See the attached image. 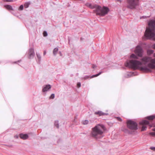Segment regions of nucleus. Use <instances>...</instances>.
Returning a JSON list of instances; mask_svg holds the SVG:
<instances>
[{"instance_id": "obj_17", "label": "nucleus", "mask_w": 155, "mask_h": 155, "mask_svg": "<svg viewBox=\"0 0 155 155\" xmlns=\"http://www.w3.org/2000/svg\"><path fill=\"white\" fill-rule=\"evenodd\" d=\"M31 2L30 1L26 2L24 4V7L25 8H28L30 5Z\"/></svg>"}, {"instance_id": "obj_10", "label": "nucleus", "mask_w": 155, "mask_h": 155, "mask_svg": "<svg viewBox=\"0 0 155 155\" xmlns=\"http://www.w3.org/2000/svg\"><path fill=\"white\" fill-rule=\"evenodd\" d=\"M151 58L150 57L145 56L143 58L141 59V61L143 62L144 64H145L147 63L150 61Z\"/></svg>"}, {"instance_id": "obj_19", "label": "nucleus", "mask_w": 155, "mask_h": 155, "mask_svg": "<svg viewBox=\"0 0 155 155\" xmlns=\"http://www.w3.org/2000/svg\"><path fill=\"white\" fill-rule=\"evenodd\" d=\"M5 7L7 8V9L11 10H13V8L12 7L9 5H5Z\"/></svg>"}, {"instance_id": "obj_44", "label": "nucleus", "mask_w": 155, "mask_h": 155, "mask_svg": "<svg viewBox=\"0 0 155 155\" xmlns=\"http://www.w3.org/2000/svg\"><path fill=\"white\" fill-rule=\"evenodd\" d=\"M60 52V54H61V51H60V52Z\"/></svg>"}, {"instance_id": "obj_24", "label": "nucleus", "mask_w": 155, "mask_h": 155, "mask_svg": "<svg viewBox=\"0 0 155 155\" xmlns=\"http://www.w3.org/2000/svg\"><path fill=\"white\" fill-rule=\"evenodd\" d=\"M102 72H103L102 71H101V72H99L97 74H94V75L92 76L91 78H93L94 77H97V76H98L99 75H100Z\"/></svg>"}, {"instance_id": "obj_18", "label": "nucleus", "mask_w": 155, "mask_h": 155, "mask_svg": "<svg viewBox=\"0 0 155 155\" xmlns=\"http://www.w3.org/2000/svg\"><path fill=\"white\" fill-rule=\"evenodd\" d=\"M58 50V48H55L53 51V54L54 56H55L57 53Z\"/></svg>"}, {"instance_id": "obj_20", "label": "nucleus", "mask_w": 155, "mask_h": 155, "mask_svg": "<svg viewBox=\"0 0 155 155\" xmlns=\"http://www.w3.org/2000/svg\"><path fill=\"white\" fill-rule=\"evenodd\" d=\"M155 117L154 116L151 115L147 117H146V118L149 120H153L154 118Z\"/></svg>"}, {"instance_id": "obj_32", "label": "nucleus", "mask_w": 155, "mask_h": 155, "mask_svg": "<svg viewBox=\"0 0 155 155\" xmlns=\"http://www.w3.org/2000/svg\"><path fill=\"white\" fill-rule=\"evenodd\" d=\"M149 134L152 136H155V132H151Z\"/></svg>"}, {"instance_id": "obj_36", "label": "nucleus", "mask_w": 155, "mask_h": 155, "mask_svg": "<svg viewBox=\"0 0 155 155\" xmlns=\"http://www.w3.org/2000/svg\"><path fill=\"white\" fill-rule=\"evenodd\" d=\"M92 67V68H94L96 67V66L95 65L93 64Z\"/></svg>"}, {"instance_id": "obj_11", "label": "nucleus", "mask_w": 155, "mask_h": 155, "mask_svg": "<svg viewBox=\"0 0 155 155\" xmlns=\"http://www.w3.org/2000/svg\"><path fill=\"white\" fill-rule=\"evenodd\" d=\"M51 88V86L50 84H47L44 85L43 87L42 91L43 92H47L49 91Z\"/></svg>"}, {"instance_id": "obj_8", "label": "nucleus", "mask_w": 155, "mask_h": 155, "mask_svg": "<svg viewBox=\"0 0 155 155\" xmlns=\"http://www.w3.org/2000/svg\"><path fill=\"white\" fill-rule=\"evenodd\" d=\"M135 52L138 56L142 57L143 55V51L142 48L139 46H137V48L135 50Z\"/></svg>"}, {"instance_id": "obj_21", "label": "nucleus", "mask_w": 155, "mask_h": 155, "mask_svg": "<svg viewBox=\"0 0 155 155\" xmlns=\"http://www.w3.org/2000/svg\"><path fill=\"white\" fill-rule=\"evenodd\" d=\"M123 131L125 133L128 134H131L130 132L127 129H124L123 130Z\"/></svg>"}, {"instance_id": "obj_12", "label": "nucleus", "mask_w": 155, "mask_h": 155, "mask_svg": "<svg viewBox=\"0 0 155 155\" xmlns=\"http://www.w3.org/2000/svg\"><path fill=\"white\" fill-rule=\"evenodd\" d=\"M94 114L95 115H98L99 116H105L108 115V114L107 113H104L100 110H98L94 112Z\"/></svg>"}, {"instance_id": "obj_39", "label": "nucleus", "mask_w": 155, "mask_h": 155, "mask_svg": "<svg viewBox=\"0 0 155 155\" xmlns=\"http://www.w3.org/2000/svg\"><path fill=\"white\" fill-rule=\"evenodd\" d=\"M5 1H6L8 2L12 1L11 0H5Z\"/></svg>"}, {"instance_id": "obj_2", "label": "nucleus", "mask_w": 155, "mask_h": 155, "mask_svg": "<svg viewBox=\"0 0 155 155\" xmlns=\"http://www.w3.org/2000/svg\"><path fill=\"white\" fill-rule=\"evenodd\" d=\"M149 27L145 31L144 36L148 39L155 40V20L151 19L149 21Z\"/></svg>"}, {"instance_id": "obj_41", "label": "nucleus", "mask_w": 155, "mask_h": 155, "mask_svg": "<svg viewBox=\"0 0 155 155\" xmlns=\"http://www.w3.org/2000/svg\"><path fill=\"white\" fill-rule=\"evenodd\" d=\"M18 136H17V135L15 136V137H16L17 138H18Z\"/></svg>"}, {"instance_id": "obj_4", "label": "nucleus", "mask_w": 155, "mask_h": 155, "mask_svg": "<svg viewBox=\"0 0 155 155\" xmlns=\"http://www.w3.org/2000/svg\"><path fill=\"white\" fill-rule=\"evenodd\" d=\"M91 5H89V7L91 8H95V11L97 12V14L100 16H104L107 14L109 11V8L105 6H103L102 8L101 6L97 5H94L93 7H91Z\"/></svg>"}, {"instance_id": "obj_16", "label": "nucleus", "mask_w": 155, "mask_h": 155, "mask_svg": "<svg viewBox=\"0 0 155 155\" xmlns=\"http://www.w3.org/2000/svg\"><path fill=\"white\" fill-rule=\"evenodd\" d=\"M154 51L152 50L148 49L147 51V54L148 55L150 56L153 54Z\"/></svg>"}, {"instance_id": "obj_42", "label": "nucleus", "mask_w": 155, "mask_h": 155, "mask_svg": "<svg viewBox=\"0 0 155 155\" xmlns=\"http://www.w3.org/2000/svg\"><path fill=\"white\" fill-rule=\"evenodd\" d=\"M118 1H119L120 2H121L122 1V0H117Z\"/></svg>"}, {"instance_id": "obj_25", "label": "nucleus", "mask_w": 155, "mask_h": 155, "mask_svg": "<svg viewBox=\"0 0 155 155\" xmlns=\"http://www.w3.org/2000/svg\"><path fill=\"white\" fill-rule=\"evenodd\" d=\"M36 54L37 56V57L38 58L39 60V61H40L41 59V56L39 54V53H36Z\"/></svg>"}, {"instance_id": "obj_1", "label": "nucleus", "mask_w": 155, "mask_h": 155, "mask_svg": "<svg viewBox=\"0 0 155 155\" xmlns=\"http://www.w3.org/2000/svg\"><path fill=\"white\" fill-rule=\"evenodd\" d=\"M105 129L104 125L98 124L92 128L90 136L96 139L101 138L104 136V132Z\"/></svg>"}, {"instance_id": "obj_3", "label": "nucleus", "mask_w": 155, "mask_h": 155, "mask_svg": "<svg viewBox=\"0 0 155 155\" xmlns=\"http://www.w3.org/2000/svg\"><path fill=\"white\" fill-rule=\"evenodd\" d=\"M142 64L141 62L134 59L130 60L129 62H127L125 64V66L127 67L134 69H139L141 71H147L150 70L146 67L141 66Z\"/></svg>"}, {"instance_id": "obj_47", "label": "nucleus", "mask_w": 155, "mask_h": 155, "mask_svg": "<svg viewBox=\"0 0 155 155\" xmlns=\"http://www.w3.org/2000/svg\"><path fill=\"white\" fill-rule=\"evenodd\" d=\"M154 56H155V54H154Z\"/></svg>"}, {"instance_id": "obj_26", "label": "nucleus", "mask_w": 155, "mask_h": 155, "mask_svg": "<svg viewBox=\"0 0 155 155\" xmlns=\"http://www.w3.org/2000/svg\"><path fill=\"white\" fill-rule=\"evenodd\" d=\"M88 121L87 120H85L83 121V124L84 125L87 124L88 123Z\"/></svg>"}, {"instance_id": "obj_29", "label": "nucleus", "mask_w": 155, "mask_h": 155, "mask_svg": "<svg viewBox=\"0 0 155 155\" xmlns=\"http://www.w3.org/2000/svg\"><path fill=\"white\" fill-rule=\"evenodd\" d=\"M55 95L54 94H52L50 97V99H54V98Z\"/></svg>"}, {"instance_id": "obj_23", "label": "nucleus", "mask_w": 155, "mask_h": 155, "mask_svg": "<svg viewBox=\"0 0 155 155\" xmlns=\"http://www.w3.org/2000/svg\"><path fill=\"white\" fill-rule=\"evenodd\" d=\"M130 58H134V59H138V57L137 56L134 54H132L130 55Z\"/></svg>"}, {"instance_id": "obj_38", "label": "nucleus", "mask_w": 155, "mask_h": 155, "mask_svg": "<svg viewBox=\"0 0 155 155\" xmlns=\"http://www.w3.org/2000/svg\"><path fill=\"white\" fill-rule=\"evenodd\" d=\"M46 51H44V53H43L44 55H45V54H46Z\"/></svg>"}, {"instance_id": "obj_35", "label": "nucleus", "mask_w": 155, "mask_h": 155, "mask_svg": "<svg viewBox=\"0 0 155 155\" xmlns=\"http://www.w3.org/2000/svg\"><path fill=\"white\" fill-rule=\"evenodd\" d=\"M151 150L155 151V147H151L150 148Z\"/></svg>"}, {"instance_id": "obj_28", "label": "nucleus", "mask_w": 155, "mask_h": 155, "mask_svg": "<svg viewBox=\"0 0 155 155\" xmlns=\"http://www.w3.org/2000/svg\"><path fill=\"white\" fill-rule=\"evenodd\" d=\"M24 6L23 5H21L19 8V10H22L23 9Z\"/></svg>"}, {"instance_id": "obj_48", "label": "nucleus", "mask_w": 155, "mask_h": 155, "mask_svg": "<svg viewBox=\"0 0 155 155\" xmlns=\"http://www.w3.org/2000/svg\"><path fill=\"white\" fill-rule=\"evenodd\" d=\"M137 1H139V0H137Z\"/></svg>"}, {"instance_id": "obj_33", "label": "nucleus", "mask_w": 155, "mask_h": 155, "mask_svg": "<svg viewBox=\"0 0 155 155\" xmlns=\"http://www.w3.org/2000/svg\"><path fill=\"white\" fill-rule=\"evenodd\" d=\"M150 62L153 64H155V58L154 59H151Z\"/></svg>"}, {"instance_id": "obj_13", "label": "nucleus", "mask_w": 155, "mask_h": 155, "mask_svg": "<svg viewBox=\"0 0 155 155\" xmlns=\"http://www.w3.org/2000/svg\"><path fill=\"white\" fill-rule=\"evenodd\" d=\"M138 75V74L137 72H130L128 74H127L125 77L127 78L130 77L131 76H133L137 75Z\"/></svg>"}, {"instance_id": "obj_34", "label": "nucleus", "mask_w": 155, "mask_h": 155, "mask_svg": "<svg viewBox=\"0 0 155 155\" xmlns=\"http://www.w3.org/2000/svg\"><path fill=\"white\" fill-rule=\"evenodd\" d=\"M77 86L78 87H79L81 86V84L80 82H78L77 84Z\"/></svg>"}, {"instance_id": "obj_37", "label": "nucleus", "mask_w": 155, "mask_h": 155, "mask_svg": "<svg viewBox=\"0 0 155 155\" xmlns=\"http://www.w3.org/2000/svg\"><path fill=\"white\" fill-rule=\"evenodd\" d=\"M152 47L154 49H155V44L153 45Z\"/></svg>"}, {"instance_id": "obj_9", "label": "nucleus", "mask_w": 155, "mask_h": 155, "mask_svg": "<svg viewBox=\"0 0 155 155\" xmlns=\"http://www.w3.org/2000/svg\"><path fill=\"white\" fill-rule=\"evenodd\" d=\"M28 54L29 59L33 58L35 55L34 49L32 48H30L28 51Z\"/></svg>"}, {"instance_id": "obj_22", "label": "nucleus", "mask_w": 155, "mask_h": 155, "mask_svg": "<svg viewBox=\"0 0 155 155\" xmlns=\"http://www.w3.org/2000/svg\"><path fill=\"white\" fill-rule=\"evenodd\" d=\"M54 126L57 127V128H58L59 127V124L58 120H56L54 123Z\"/></svg>"}, {"instance_id": "obj_5", "label": "nucleus", "mask_w": 155, "mask_h": 155, "mask_svg": "<svg viewBox=\"0 0 155 155\" xmlns=\"http://www.w3.org/2000/svg\"><path fill=\"white\" fill-rule=\"evenodd\" d=\"M127 128L130 130H136L138 129L137 124L132 120H128L127 122Z\"/></svg>"}, {"instance_id": "obj_43", "label": "nucleus", "mask_w": 155, "mask_h": 155, "mask_svg": "<svg viewBox=\"0 0 155 155\" xmlns=\"http://www.w3.org/2000/svg\"><path fill=\"white\" fill-rule=\"evenodd\" d=\"M89 77L87 76H85V78H88Z\"/></svg>"}, {"instance_id": "obj_40", "label": "nucleus", "mask_w": 155, "mask_h": 155, "mask_svg": "<svg viewBox=\"0 0 155 155\" xmlns=\"http://www.w3.org/2000/svg\"><path fill=\"white\" fill-rule=\"evenodd\" d=\"M152 130L153 131H155V128H153Z\"/></svg>"}, {"instance_id": "obj_7", "label": "nucleus", "mask_w": 155, "mask_h": 155, "mask_svg": "<svg viewBox=\"0 0 155 155\" xmlns=\"http://www.w3.org/2000/svg\"><path fill=\"white\" fill-rule=\"evenodd\" d=\"M143 67H146L150 70L149 71H142L146 73L151 72L152 70H151V69H155V64L152 63H149L147 65H146L144 66H143Z\"/></svg>"}, {"instance_id": "obj_27", "label": "nucleus", "mask_w": 155, "mask_h": 155, "mask_svg": "<svg viewBox=\"0 0 155 155\" xmlns=\"http://www.w3.org/2000/svg\"><path fill=\"white\" fill-rule=\"evenodd\" d=\"M147 127L145 126H142L141 129L142 131H144L146 130Z\"/></svg>"}, {"instance_id": "obj_6", "label": "nucleus", "mask_w": 155, "mask_h": 155, "mask_svg": "<svg viewBox=\"0 0 155 155\" xmlns=\"http://www.w3.org/2000/svg\"><path fill=\"white\" fill-rule=\"evenodd\" d=\"M127 7L130 9L135 8L138 5V2L135 0H127Z\"/></svg>"}, {"instance_id": "obj_46", "label": "nucleus", "mask_w": 155, "mask_h": 155, "mask_svg": "<svg viewBox=\"0 0 155 155\" xmlns=\"http://www.w3.org/2000/svg\"><path fill=\"white\" fill-rule=\"evenodd\" d=\"M16 62H17V61H15V63H16Z\"/></svg>"}, {"instance_id": "obj_31", "label": "nucleus", "mask_w": 155, "mask_h": 155, "mask_svg": "<svg viewBox=\"0 0 155 155\" xmlns=\"http://www.w3.org/2000/svg\"><path fill=\"white\" fill-rule=\"evenodd\" d=\"M43 36L45 37H46L47 36L48 34L46 31H44L43 33Z\"/></svg>"}, {"instance_id": "obj_30", "label": "nucleus", "mask_w": 155, "mask_h": 155, "mask_svg": "<svg viewBox=\"0 0 155 155\" xmlns=\"http://www.w3.org/2000/svg\"><path fill=\"white\" fill-rule=\"evenodd\" d=\"M116 118L118 121H121L122 120V119L120 117H116Z\"/></svg>"}, {"instance_id": "obj_15", "label": "nucleus", "mask_w": 155, "mask_h": 155, "mask_svg": "<svg viewBox=\"0 0 155 155\" xmlns=\"http://www.w3.org/2000/svg\"><path fill=\"white\" fill-rule=\"evenodd\" d=\"M19 137L21 139L24 140H25L28 137V136L27 134H21Z\"/></svg>"}, {"instance_id": "obj_14", "label": "nucleus", "mask_w": 155, "mask_h": 155, "mask_svg": "<svg viewBox=\"0 0 155 155\" xmlns=\"http://www.w3.org/2000/svg\"><path fill=\"white\" fill-rule=\"evenodd\" d=\"M139 124L140 125H148L149 124V122L148 121L146 120H143L141 121L140 122Z\"/></svg>"}, {"instance_id": "obj_45", "label": "nucleus", "mask_w": 155, "mask_h": 155, "mask_svg": "<svg viewBox=\"0 0 155 155\" xmlns=\"http://www.w3.org/2000/svg\"><path fill=\"white\" fill-rule=\"evenodd\" d=\"M20 61V60H19V61H18V62H19V61Z\"/></svg>"}]
</instances>
